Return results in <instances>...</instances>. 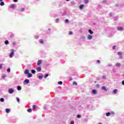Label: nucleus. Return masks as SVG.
<instances>
[{"mask_svg":"<svg viewBox=\"0 0 124 124\" xmlns=\"http://www.w3.org/2000/svg\"><path fill=\"white\" fill-rule=\"evenodd\" d=\"M19 12H24L25 11V8H22L18 10Z\"/></svg>","mask_w":124,"mask_h":124,"instance_id":"aec40b11","label":"nucleus"},{"mask_svg":"<svg viewBox=\"0 0 124 124\" xmlns=\"http://www.w3.org/2000/svg\"><path fill=\"white\" fill-rule=\"evenodd\" d=\"M15 52H16V50H15V49H11V53H10L9 57L11 58H13V57L14 56V54H15Z\"/></svg>","mask_w":124,"mask_h":124,"instance_id":"7ed1b4c3","label":"nucleus"},{"mask_svg":"<svg viewBox=\"0 0 124 124\" xmlns=\"http://www.w3.org/2000/svg\"><path fill=\"white\" fill-rule=\"evenodd\" d=\"M81 38H82V39H85V36H82V37H81Z\"/></svg>","mask_w":124,"mask_h":124,"instance_id":"338daca9","label":"nucleus"},{"mask_svg":"<svg viewBox=\"0 0 124 124\" xmlns=\"http://www.w3.org/2000/svg\"><path fill=\"white\" fill-rule=\"evenodd\" d=\"M0 102H4V98H0Z\"/></svg>","mask_w":124,"mask_h":124,"instance_id":"c9c22d12","label":"nucleus"},{"mask_svg":"<svg viewBox=\"0 0 124 124\" xmlns=\"http://www.w3.org/2000/svg\"><path fill=\"white\" fill-rule=\"evenodd\" d=\"M49 76V74L46 73L45 74L44 78L46 79Z\"/></svg>","mask_w":124,"mask_h":124,"instance_id":"b1692460","label":"nucleus"},{"mask_svg":"<svg viewBox=\"0 0 124 124\" xmlns=\"http://www.w3.org/2000/svg\"><path fill=\"white\" fill-rule=\"evenodd\" d=\"M46 33H47V34H51V33H52V32L51 31V29L48 28L47 31H46Z\"/></svg>","mask_w":124,"mask_h":124,"instance_id":"9b49d317","label":"nucleus"},{"mask_svg":"<svg viewBox=\"0 0 124 124\" xmlns=\"http://www.w3.org/2000/svg\"><path fill=\"white\" fill-rule=\"evenodd\" d=\"M87 38L89 40H92V39H93V36L92 35H88Z\"/></svg>","mask_w":124,"mask_h":124,"instance_id":"dca6fc26","label":"nucleus"},{"mask_svg":"<svg viewBox=\"0 0 124 124\" xmlns=\"http://www.w3.org/2000/svg\"><path fill=\"white\" fill-rule=\"evenodd\" d=\"M67 73L71 76H73L76 74V72H75V70L70 69L67 72Z\"/></svg>","mask_w":124,"mask_h":124,"instance_id":"f03ea898","label":"nucleus"},{"mask_svg":"<svg viewBox=\"0 0 124 124\" xmlns=\"http://www.w3.org/2000/svg\"><path fill=\"white\" fill-rule=\"evenodd\" d=\"M88 32H89V33H90V34H93V31L92 29H89Z\"/></svg>","mask_w":124,"mask_h":124,"instance_id":"412c9836","label":"nucleus"},{"mask_svg":"<svg viewBox=\"0 0 124 124\" xmlns=\"http://www.w3.org/2000/svg\"><path fill=\"white\" fill-rule=\"evenodd\" d=\"M112 64H109L108 65V67H111V66H112Z\"/></svg>","mask_w":124,"mask_h":124,"instance_id":"e2e57ef3","label":"nucleus"},{"mask_svg":"<svg viewBox=\"0 0 124 124\" xmlns=\"http://www.w3.org/2000/svg\"><path fill=\"white\" fill-rule=\"evenodd\" d=\"M24 74L27 75V78H31L32 76V74L30 73V70L29 69H25L24 71Z\"/></svg>","mask_w":124,"mask_h":124,"instance_id":"f257e3e1","label":"nucleus"},{"mask_svg":"<svg viewBox=\"0 0 124 124\" xmlns=\"http://www.w3.org/2000/svg\"><path fill=\"white\" fill-rule=\"evenodd\" d=\"M73 85H75L76 86H77L78 83L76 81L73 82Z\"/></svg>","mask_w":124,"mask_h":124,"instance_id":"49530a36","label":"nucleus"},{"mask_svg":"<svg viewBox=\"0 0 124 124\" xmlns=\"http://www.w3.org/2000/svg\"><path fill=\"white\" fill-rule=\"evenodd\" d=\"M0 5L1 6H3V5H4V2H3V1H0Z\"/></svg>","mask_w":124,"mask_h":124,"instance_id":"473e14b6","label":"nucleus"},{"mask_svg":"<svg viewBox=\"0 0 124 124\" xmlns=\"http://www.w3.org/2000/svg\"><path fill=\"white\" fill-rule=\"evenodd\" d=\"M0 69H2V64H0Z\"/></svg>","mask_w":124,"mask_h":124,"instance_id":"603ef678","label":"nucleus"},{"mask_svg":"<svg viewBox=\"0 0 124 124\" xmlns=\"http://www.w3.org/2000/svg\"><path fill=\"white\" fill-rule=\"evenodd\" d=\"M41 67L38 66L37 68H36V70L38 72H41Z\"/></svg>","mask_w":124,"mask_h":124,"instance_id":"f8f14e48","label":"nucleus"},{"mask_svg":"<svg viewBox=\"0 0 124 124\" xmlns=\"http://www.w3.org/2000/svg\"><path fill=\"white\" fill-rule=\"evenodd\" d=\"M101 90L104 91V92H107L108 91V88H106V86H103L101 87Z\"/></svg>","mask_w":124,"mask_h":124,"instance_id":"6e6552de","label":"nucleus"},{"mask_svg":"<svg viewBox=\"0 0 124 124\" xmlns=\"http://www.w3.org/2000/svg\"><path fill=\"white\" fill-rule=\"evenodd\" d=\"M70 124H74V121H71L70 122Z\"/></svg>","mask_w":124,"mask_h":124,"instance_id":"5fc2aeb1","label":"nucleus"},{"mask_svg":"<svg viewBox=\"0 0 124 124\" xmlns=\"http://www.w3.org/2000/svg\"><path fill=\"white\" fill-rule=\"evenodd\" d=\"M62 16H66V14H67V12L66 11H64L63 13H62Z\"/></svg>","mask_w":124,"mask_h":124,"instance_id":"6ab92c4d","label":"nucleus"},{"mask_svg":"<svg viewBox=\"0 0 124 124\" xmlns=\"http://www.w3.org/2000/svg\"><path fill=\"white\" fill-rule=\"evenodd\" d=\"M112 72H113V73H116V70H115V69H113Z\"/></svg>","mask_w":124,"mask_h":124,"instance_id":"6e6d98bb","label":"nucleus"},{"mask_svg":"<svg viewBox=\"0 0 124 124\" xmlns=\"http://www.w3.org/2000/svg\"><path fill=\"white\" fill-rule=\"evenodd\" d=\"M115 20H118V17H115Z\"/></svg>","mask_w":124,"mask_h":124,"instance_id":"774afa93","label":"nucleus"},{"mask_svg":"<svg viewBox=\"0 0 124 124\" xmlns=\"http://www.w3.org/2000/svg\"><path fill=\"white\" fill-rule=\"evenodd\" d=\"M16 101H17V102H20V98H19V97H16Z\"/></svg>","mask_w":124,"mask_h":124,"instance_id":"c03bdc74","label":"nucleus"},{"mask_svg":"<svg viewBox=\"0 0 124 124\" xmlns=\"http://www.w3.org/2000/svg\"><path fill=\"white\" fill-rule=\"evenodd\" d=\"M15 35L14 33H11L10 35V38H14Z\"/></svg>","mask_w":124,"mask_h":124,"instance_id":"bb28decb","label":"nucleus"},{"mask_svg":"<svg viewBox=\"0 0 124 124\" xmlns=\"http://www.w3.org/2000/svg\"><path fill=\"white\" fill-rule=\"evenodd\" d=\"M58 85H62V81H59L58 83Z\"/></svg>","mask_w":124,"mask_h":124,"instance_id":"37998d69","label":"nucleus"},{"mask_svg":"<svg viewBox=\"0 0 124 124\" xmlns=\"http://www.w3.org/2000/svg\"><path fill=\"white\" fill-rule=\"evenodd\" d=\"M17 91H21V90H22V87H21V86H20V85L17 86Z\"/></svg>","mask_w":124,"mask_h":124,"instance_id":"5701e85b","label":"nucleus"},{"mask_svg":"<svg viewBox=\"0 0 124 124\" xmlns=\"http://www.w3.org/2000/svg\"><path fill=\"white\" fill-rule=\"evenodd\" d=\"M14 2H18V0H13Z\"/></svg>","mask_w":124,"mask_h":124,"instance_id":"0e129e2a","label":"nucleus"},{"mask_svg":"<svg viewBox=\"0 0 124 124\" xmlns=\"http://www.w3.org/2000/svg\"><path fill=\"white\" fill-rule=\"evenodd\" d=\"M5 77H6V75H3L2 76V78L3 79H5Z\"/></svg>","mask_w":124,"mask_h":124,"instance_id":"3c124183","label":"nucleus"},{"mask_svg":"<svg viewBox=\"0 0 124 124\" xmlns=\"http://www.w3.org/2000/svg\"><path fill=\"white\" fill-rule=\"evenodd\" d=\"M27 112H28V113H31V112H32V109L31 108H28L27 109Z\"/></svg>","mask_w":124,"mask_h":124,"instance_id":"a878e982","label":"nucleus"},{"mask_svg":"<svg viewBox=\"0 0 124 124\" xmlns=\"http://www.w3.org/2000/svg\"><path fill=\"white\" fill-rule=\"evenodd\" d=\"M4 43L5 45H8V44H9V41H8V40H6L5 41Z\"/></svg>","mask_w":124,"mask_h":124,"instance_id":"72a5a7b5","label":"nucleus"},{"mask_svg":"<svg viewBox=\"0 0 124 124\" xmlns=\"http://www.w3.org/2000/svg\"><path fill=\"white\" fill-rule=\"evenodd\" d=\"M35 39H38L39 38V36L36 35L34 36Z\"/></svg>","mask_w":124,"mask_h":124,"instance_id":"2f4dec72","label":"nucleus"},{"mask_svg":"<svg viewBox=\"0 0 124 124\" xmlns=\"http://www.w3.org/2000/svg\"><path fill=\"white\" fill-rule=\"evenodd\" d=\"M92 94H97V90L93 89L92 91Z\"/></svg>","mask_w":124,"mask_h":124,"instance_id":"9d476101","label":"nucleus"},{"mask_svg":"<svg viewBox=\"0 0 124 124\" xmlns=\"http://www.w3.org/2000/svg\"><path fill=\"white\" fill-rule=\"evenodd\" d=\"M32 108H33V109H34V110H35V109H36V108H37L36 107V105H33V106H32Z\"/></svg>","mask_w":124,"mask_h":124,"instance_id":"58836bf2","label":"nucleus"},{"mask_svg":"<svg viewBox=\"0 0 124 124\" xmlns=\"http://www.w3.org/2000/svg\"><path fill=\"white\" fill-rule=\"evenodd\" d=\"M69 35H72V34H73V31H70L69 32V33H68Z\"/></svg>","mask_w":124,"mask_h":124,"instance_id":"a19ab883","label":"nucleus"},{"mask_svg":"<svg viewBox=\"0 0 124 124\" xmlns=\"http://www.w3.org/2000/svg\"><path fill=\"white\" fill-rule=\"evenodd\" d=\"M10 108H6L5 109V112L7 113V114H9L10 113Z\"/></svg>","mask_w":124,"mask_h":124,"instance_id":"f3484780","label":"nucleus"},{"mask_svg":"<svg viewBox=\"0 0 124 124\" xmlns=\"http://www.w3.org/2000/svg\"><path fill=\"white\" fill-rule=\"evenodd\" d=\"M72 80H73L72 77H70V78L69 79V81H72Z\"/></svg>","mask_w":124,"mask_h":124,"instance_id":"864d4df0","label":"nucleus"},{"mask_svg":"<svg viewBox=\"0 0 124 124\" xmlns=\"http://www.w3.org/2000/svg\"><path fill=\"white\" fill-rule=\"evenodd\" d=\"M117 55H118V56H119L120 59H123V52H118L117 53Z\"/></svg>","mask_w":124,"mask_h":124,"instance_id":"1a4fd4ad","label":"nucleus"},{"mask_svg":"<svg viewBox=\"0 0 124 124\" xmlns=\"http://www.w3.org/2000/svg\"><path fill=\"white\" fill-rule=\"evenodd\" d=\"M13 46H15L16 45V42H13Z\"/></svg>","mask_w":124,"mask_h":124,"instance_id":"680f3d73","label":"nucleus"},{"mask_svg":"<svg viewBox=\"0 0 124 124\" xmlns=\"http://www.w3.org/2000/svg\"><path fill=\"white\" fill-rule=\"evenodd\" d=\"M60 20L61 19H60V18H56L55 19V23H56V24H58V23H60Z\"/></svg>","mask_w":124,"mask_h":124,"instance_id":"393cba45","label":"nucleus"},{"mask_svg":"<svg viewBox=\"0 0 124 124\" xmlns=\"http://www.w3.org/2000/svg\"><path fill=\"white\" fill-rule=\"evenodd\" d=\"M84 6H85V5L84 4H81L80 6H79V9L80 10H82L84 8Z\"/></svg>","mask_w":124,"mask_h":124,"instance_id":"4be33fe9","label":"nucleus"},{"mask_svg":"<svg viewBox=\"0 0 124 124\" xmlns=\"http://www.w3.org/2000/svg\"><path fill=\"white\" fill-rule=\"evenodd\" d=\"M122 85H123V86H124V80H123L122 81V83H121Z\"/></svg>","mask_w":124,"mask_h":124,"instance_id":"052dcab7","label":"nucleus"},{"mask_svg":"<svg viewBox=\"0 0 124 124\" xmlns=\"http://www.w3.org/2000/svg\"><path fill=\"white\" fill-rule=\"evenodd\" d=\"M117 31H124V27H123L122 26H119V27H117Z\"/></svg>","mask_w":124,"mask_h":124,"instance_id":"423d86ee","label":"nucleus"},{"mask_svg":"<svg viewBox=\"0 0 124 124\" xmlns=\"http://www.w3.org/2000/svg\"><path fill=\"white\" fill-rule=\"evenodd\" d=\"M102 79H103V80H106V76H105V75L103 76Z\"/></svg>","mask_w":124,"mask_h":124,"instance_id":"e433bc0d","label":"nucleus"},{"mask_svg":"<svg viewBox=\"0 0 124 124\" xmlns=\"http://www.w3.org/2000/svg\"><path fill=\"white\" fill-rule=\"evenodd\" d=\"M7 71L8 73H10V71H11V70H10V68H8L7 70Z\"/></svg>","mask_w":124,"mask_h":124,"instance_id":"79ce46f5","label":"nucleus"},{"mask_svg":"<svg viewBox=\"0 0 124 124\" xmlns=\"http://www.w3.org/2000/svg\"><path fill=\"white\" fill-rule=\"evenodd\" d=\"M42 63V60H39L38 61L37 63V65L39 66V65H40Z\"/></svg>","mask_w":124,"mask_h":124,"instance_id":"ddd939ff","label":"nucleus"},{"mask_svg":"<svg viewBox=\"0 0 124 124\" xmlns=\"http://www.w3.org/2000/svg\"><path fill=\"white\" fill-rule=\"evenodd\" d=\"M14 92H15V91L14 90V89L13 88L8 89V93H9L10 94H12L13 93H14Z\"/></svg>","mask_w":124,"mask_h":124,"instance_id":"39448f33","label":"nucleus"},{"mask_svg":"<svg viewBox=\"0 0 124 124\" xmlns=\"http://www.w3.org/2000/svg\"><path fill=\"white\" fill-rule=\"evenodd\" d=\"M39 42L40 43V44H43V43H44V40L43 39L39 40Z\"/></svg>","mask_w":124,"mask_h":124,"instance_id":"cd10ccee","label":"nucleus"},{"mask_svg":"<svg viewBox=\"0 0 124 124\" xmlns=\"http://www.w3.org/2000/svg\"><path fill=\"white\" fill-rule=\"evenodd\" d=\"M44 110H47V108H46V107H45L44 108Z\"/></svg>","mask_w":124,"mask_h":124,"instance_id":"69168bd1","label":"nucleus"},{"mask_svg":"<svg viewBox=\"0 0 124 124\" xmlns=\"http://www.w3.org/2000/svg\"><path fill=\"white\" fill-rule=\"evenodd\" d=\"M114 115H115V112L114 111H111V112H108L106 113V116H107V117H109V116H114Z\"/></svg>","mask_w":124,"mask_h":124,"instance_id":"20e7f679","label":"nucleus"},{"mask_svg":"<svg viewBox=\"0 0 124 124\" xmlns=\"http://www.w3.org/2000/svg\"><path fill=\"white\" fill-rule=\"evenodd\" d=\"M41 54L42 55H43L44 56H45L46 55V52L44 50L41 51Z\"/></svg>","mask_w":124,"mask_h":124,"instance_id":"7c9ffc66","label":"nucleus"},{"mask_svg":"<svg viewBox=\"0 0 124 124\" xmlns=\"http://www.w3.org/2000/svg\"><path fill=\"white\" fill-rule=\"evenodd\" d=\"M59 90H61V87H57V88H56L55 89V91H56V92H57L58 91H59Z\"/></svg>","mask_w":124,"mask_h":124,"instance_id":"ea45409f","label":"nucleus"},{"mask_svg":"<svg viewBox=\"0 0 124 124\" xmlns=\"http://www.w3.org/2000/svg\"><path fill=\"white\" fill-rule=\"evenodd\" d=\"M31 73L32 74H35V73H36V71H35V70L32 69L31 70Z\"/></svg>","mask_w":124,"mask_h":124,"instance_id":"c85d7f7f","label":"nucleus"},{"mask_svg":"<svg viewBox=\"0 0 124 124\" xmlns=\"http://www.w3.org/2000/svg\"><path fill=\"white\" fill-rule=\"evenodd\" d=\"M96 87L97 88H100V85L98 84H97V85H96Z\"/></svg>","mask_w":124,"mask_h":124,"instance_id":"4d7b16f0","label":"nucleus"},{"mask_svg":"<svg viewBox=\"0 0 124 124\" xmlns=\"http://www.w3.org/2000/svg\"><path fill=\"white\" fill-rule=\"evenodd\" d=\"M65 24H68L69 23V20L68 19H66L64 21Z\"/></svg>","mask_w":124,"mask_h":124,"instance_id":"f704fd0d","label":"nucleus"},{"mask_svg":"<svg viewBox=\"0 0 124 124\" xmlns=\"http://www.w3.org/2000/svg\"><path fill=\"white\" fill-rule=\"evenodd\" d=\"M96 62L97 63H100V60H97Z\"/></svg>","mask_w":124,"mask_h":124,"instance_id":"13d9d810","label":"nucleus"},{"mask_svg":"<svg viewBox=\"0 0 124 124\" xmlns=\"http://www.w3.org/2000/svg\"><path fill=\"white\" fill-rule=\"evenodd\" d=\"M16 7V5L15 4H12L10 5V8H11L12 9H14Z\"/></svg>","mask_w":124,"mask_h":124,"instance_id":"4468645a","label":"nucleus"},{"mask_svg":"<svg viewBox=\"0 0 124 124\" xmlns=\"http://www.w3.org/2000/svg\"><path fill=\"white\" fill-rule=\"evenodd\" d=\"M24 85H28V84H30V80L28 78H26L24 81Z\"/></svg>","mask_w":124,"mask_h":124,"instance_id":"0eeeda50","label":"nucleus"},{"mask_svg":"<svg viewBox=\"0 0 124 124\" xmlns=\"http://www.w3.org/2000/svg\"><path fill=\"white\" fill-rule=\"evenodd\" d=\"M71 3L72 4V5H75V2L74 1H71Z\"/></svg>","mask_w":124,"mask_h":124,"instance_id":"de8ad7c7","label":"nucleus"},{"mask_svg":"<svg viewBox=\"0 0 124 124\" xmlns=\"http://www.w3.org/2000/svg\"><path fill=\"white\" fill-rule=\"evenodd\" d=\"M116 47H117L116 46H112V49L115 50L116 49Z\"/></svg>","mask_w":124,"mask_h":124,"instance_id":"09e8293b","label":"nucleus"},{"mask_svg":"<svg viewBox=\"0 0 124 124\" xmlns=\"http://www.w3.org/2000/svg\"><path fill=\"white\" fill-rule=\"evenodd\" d=\"M40 74H41V75H39L38 77V79H39V80H42V79L43 78V74H42V73H40Z\"/></svg>","mask_w":124,"mask_h":124,"instance_id":"2eb2a0df","label":"nucleus"},{"mask_svg":"<svg viewBox=\"0 0 124 124\" xmlns=\"http://www.w3.org/2000/svg\"><path fill=\"white\" fill-rule=\"evenodd\" d=\"M109 17H112V16H113L112 13H109Z\"/></svg>","mask_w":124,"mask_h":124,"instance_id":"bf43d9fd","label":"nucleus"},{"mask_svg":"<svg viewBox=\"0 0 124 124\" xmlns=\"http://www.w3.org/2000/svg\"><path fill=\"white\" fill-rule=\"evenodd\" d=\"M85 3H89V0H84Z\"/></svg>","mask_w":124,"mask_h":124,"instance_id":"a18cd8bd","label":"nucleus"},{"mask_svg":"<svg viewBox=\"0 0 124 124\" xmlns=\"http://www.w3.org/2000/svg\"><path fill=\"white\" fill-rule=\"evenodd\" d=\"M116 66H117V67H120L121 66V63L117 62L115 64Z\"/></svg>","mask_w":124,"mask_h":124,"instance_id":"c756f323","label":"nucleus"},{"mask_svg":"<svg viewBox=\"0 0 124 124\" xmlns=\"http://www.w3.org/2000/svg\"><path fill=\"white\" fill-rule=\"evenodd\" d=\"M113 93L116 94L118 93V89H114L112 91Z\"/></svg>","mask_w":124,"mask_h":124,"instance_id":"a211bd4d","label":"nucleus"},{"mask_svg":"<svg viewBox=\"0 0 124 124\" xmlns=\"http://www.w3.org/2000/svg\"><path fill=\"white\" fill-rule=\"evenodd\" d=\"M107 3V0H103V3Z\"/></svg>","mask_w":124,"mask_h":124,"instance_id":"8fccbe9b","label":"nucleus"},{"mask_svg":"<svg viewBox=\"0 0 124 124\" xmlns=\"http://www.w3.org/2000/svg\"><path fill=\"white\" fill-rule=\"evenodd\" d=\"M81 117H82V116H81V115H80V114H78L77 116V118L78 119H80V118H81Z\"/></svg>","mask_w":124,"mask_h":124,"instance_id":"4c0bfd02","label":"nucleus"}]
</instances>
